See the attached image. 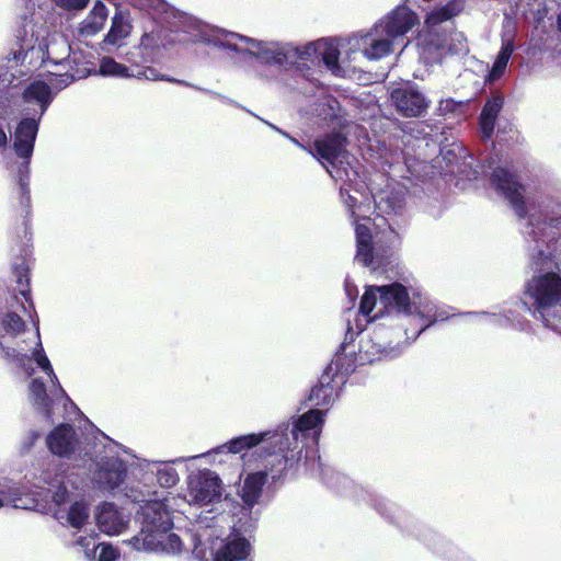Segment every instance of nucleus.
I'll return each instance as SVG.
<instances>
[{
    "instance_id": "1",
    "label": "nucleus",
    "mask_w": 561,
    "mask_h": 561,
    "mask_svg": "<svg viewBox=\"0 0 561 561\" xmlns=\"http://www.w3.org/2000/svg\"><path fill=\"white\" fill-rule=\"evenodd\" d=\"M282 134L316 159L329 162L332 165V169L327 168L330 175L335 181L345 182L340 191L343 203L354 218L357 247L355 260L373 271L381 268L385 265V259L388 256L380 254L376 244L371 242L369 215L375 206L387 214L394 213L397 211V205L390 204L388 197L386 198L383 195L377 199L364 182L356 180L357 171L353 168H347L350 161L344 150L345 138L341 135L335 134L318 139L314 141V149H312L289 137L286 133Z\"/></svg>"
},
{
    "instance_id": "2",
    "label": "nucleus",
    "mask_w": 561,
    "mask_h": 561,
    "mask_svg": "<svg viewBox=\"0 0 561 561\" xmlns=\"http://www.w3.org/2000/svg\"><path fill=\"white\" fill-rule=\"evenodd\" d=\"M134 502H144L141 506V530L129 540L136 550L162 551L180 553L184 547L182 538L171 531V511H182L184 505H207L221 499L222 485L219 477L211 470L205 469L193 472L187 478L186 494L181 496L152 497L156 492L127 494Z\"/></svg>"
},
{
    "instance_id": "3",
    "label": "nucleus",
    "mask_w": 561,
    "mask_h": 561,
    "mask_svg": "<svg viewBox=\"0 0 561 561\" xmlns=\"http://www.w3.org/2000/svg\"><path fill=\"white\" fill-rule=\"evenodd\" d=\"M491 186L503 196L516 215L520 218L529 217V230L527 233L537 243L533 260L536 264L552 261L561 253V220L545 217L541 222V214L537 217L536 206L529 197H525V187L510 169L495 168L490 176Z\"/></svg>"
},
{
    "instance_id": "4",
    "label": "nucleus",
    "mask_w": 561,
    "mask_h": 561,
    "mask_svg": "<svg viewBox=\"0 0 561 561\" xmlns=\"http://www.w3.org/2000/svg\"><path fill=\"white\" fill-rule=\"evenodd\" d=\"M34 486L43 492H28L24 485L0 480V507L10 505L22 510H44L46 505L43 502L50 496L56 505L54 516L60 524L77 529L83 527L90 515L89 505L84 501H76L66 507L69 494L59 474L51 478L49 472H45Z\"/></svg>"
},
{
    "instance_id": "5",
    "label": "nucleus",
    "mask_w": 561,
    "mask_h": 561,
    "mask_svg": "<svg viewBox=\"0 0 561 561\" xmlns=\"http://www.w3.org/2000/svg\"><path fill=\"white\" fill-rule=\"evenodd\" d=\"M419 22L408 7L400 5L380 19L368 32L348 38L352 50H359L368 60H379L403 45L404 35Z\"/></svg>"
},
{
    "instance_id": "6",
    "label": "nucleus",
    "mask_w": 561,
    "mask_h": 561,
    "mask_svg": "<svg viewBox=\"0 0 561 561\" xmlns=\"http://www.w3.org/2000/svg\"><path fill=\"white\" fill-rule=\"evenodd\" d=\"M293 436L288 432H278L272 436L271 443L278 446V453H268L260 461V469L249 472L243 481L239 494L248 506H253L262 493V488L270 478L273 481L280 479L288 468L298 463L302 457V440L297 439L296 431Z\"/></svg>"
},
{
    "instance_id": "7",
    "label": "nucleus",
    "mask_w": 561,
    "mask_h": 561,
    "mask_svg": "<svg viewBox=\"0 0 561 561\" xmlns=\"http://www.w3.org/2000/svg\"><path fill=\"white\" fill-rule=\"evenodd\" d=\"M323 424V412L314 409L307 413L293 417L289 422L279 424L274 431L252 433L232 438L228 443L217 447L215 453H231L241 454L245 450L252 449L259 445H262L261 453L259 455L260 461L268 453H278V446H274L271 440L272 436L278 432H288L289 437L293 436V430L295 427L297 439L302 440V449L306 446V442L311 439L313 444H318Z\"/></svg>"
},
{
    "instance_id": "8",
    "label": "nucleus",
    "mask_w": 561,
    "mask_h": 561,
    "mask_svg": "<svg viewBox=\"0 0 561 561\" xmlns=\"http://www.w3.org/2000/svg\"><path fill=\"white\" fill-rule=\"evenodd\" d=\"M194 28V42H203L236 53H247L266 64L289 65L293 51L289 43L259 41L202 23H196Z\"/></svg>"
},
{
    "instance_id": "9",
    "label": "nucleus",
    "mask_w": 561,
    "mask_h": 561,
    "mask_svg": "<svg viewBox=\"0 0 561 561\" xmlns=\"http://www.w3.org/2000/svg\"><path fill=\"white\" fill-rule=\"evenodd\" d=\"M416 300H414L412 305L410 304L408 289L399 283L386 286H369L362 297L360 312L370 320L381 317L390 309H396L398 312L405 314L416 312L421 318L428 321L427 324L422 327L419 333L428 327V324L447 319V317L438 312L437 307L433 302L420 301V307H416Z\"/></svg>"
},
{
    "instance_id": "10",
    "label": "nucleus",
    "mask_w": 561,
    "mask_h": 561,
    "mask_svg": "<svg viewBox=\"0 0 561 561\" xmlns=\"http://www.w3.org/2000/svg\"><path fill=\"white\" fill-rule=\"evenodd\" d=\"M19 49L13 53L16 64L32 67L41 66L48 59L58 61L68 55L69 47L62 36L49 35V30L44 23L26 21L18 34Z\"/></svg>"
},
{
    "instance_id": "11",
    "label": "nucleus",
    "mask_w": 561,
    "mask_h": 561,
    "mask_svg": "<svg viewBox=\"0 0 561 561\" xmlns=\"http://www.w3.org/2000/svg\"><path fill=\"white\" fill-rule=\"evenodd\" d=\"M530 314L547 329L561 333V275L540 272L527 280L524 291Z\"/></svg>"
},
{
    "instance_id": "12",
    "label": "nucleus",
    "mask_w": 561,
    "mask_h": 561,
    "mask_svg": "<svg viewBox=\"0 0 561 561\" xmlns=\"http://www.w3.org/2000/svg\"><path fill=\"white\" fill-rule=\"evenodd\" d=\"M291 50L289 65L308 69L323 65L333 75H343L339 62V44L335 39L321 38L301 46L291 44Z\"/></svg>"
},
{
    "instance_id": "13",
    "label": "nucleus",
    "mask_w": 561,
    "mask_h": 561,
    "mask_svg": "<svg viewBox=\"0 0 561 561\" xmlns=\"http://www.w3.org/2000/svg\"><path fill=\"white\" fill-rule=\"evenodd\" d=\"M9 356H12L14 360L18 362V364L23 367L27 374L31 376L33 374V369L30 371L27 368V365L31 360L35 362L37 367L42 369L44 374L47 375V377L50 379L51 388H50V396L54 399H62L64 401L69 402L72 404L70 399L67 397L65 390L59 383V380L57 378V375L54 371V368L50 364V360L48 359L39 336L38 328H36L35 332V340H34V347L31 351V355H27L24 348L20 350H12V353L7 352Z\"/></svg>"
},
{
    "instance_id": "14",
    "label": "nucleus",
    "mask_w": 561,
    "mask_h": 561,
    "mask_svg": "<svg viewBox=\"0 0 561 561\" xmlns=\"http://www.w3.org/2000/svg\"><path fill=\"white\" fill-rule=\"evenodd\" d=\"M128 466L131 463L123 455L106 457L99 463L94 481L104 490H115L126 480Z\"/></svg>"
},
{
    "instance_id": "15",
    "label": "nucleus",
    "mask_w": 561,
    "mask_h": 561,
    "mask_svg": "<svg viewBox=\"0 0 561 561\" xmlns=\"http://www.w3.org/2000/svg\"><path fill=\"white\" fill-rule=\"evenodd\" d=\"M391 100L398 112L407 117L420 116L428 107V101L426 98L412 85L394 89L391 92Z\"/></svg>"
},
{
    "instance_id": "16",
    "label": "nucleus",
    "mask_w": 561,
    "mask_h": 561,
    "mask_svg": "<svg viewBox=\"0 0 561 561\" xmlns=\"http://www.w3.org/2000/svg\"><path fill=\"white\" fill-rule=\"evenodd\" d=\"M129 519V514H126L112 503H102L95 510L96 526L103 534L108 536L122 534L127 528Z\"/></svg>"
},
{
    "instance_id": "17",
    "label": "nucleus",
    "mask_w": 561,
    "mask_h": 561,
    "mask_svg": "<svg viewBox=\"0 0 561 561\" xmlns=\"http://www.w3.org/2000/svg\"><path fill=\"white\" fill-rule=\"evenodd\" d=\"M38 122L39 119L35 117L23 118L13 133V149L20 158L26 160L24 165L26 171L38 131Z\"/></svg>"
},
{
    "instance_id": "18",
    "label": "nucleus",
    "mask_w": 561,
    "mask_h": 561,
    "mask_svg": "<svg viewBox=\"0 0 561 561\" xmlns=\"http://www.w3.org/2000/svg\"><path fill=\"white\" fill-rule=\"evenodd\" d=\"M57 80H59L58 77L50 78L49 83L37 80L28 84L23 91L21 102L24 105L34 106L32 111L34 115H38V119H41L48 105L53 101L50 85L55 84V81ZM60 81L64 82L66 80L60 78Z\"/></svg>"
},
{
    "instance_id": "19",
    "label": "nucleus",
    "mask_w": 561,
    "mask_h": 561,
    "mask_svg": "<svg viewBox=\"0 0 561 561\" xmlns=\"http://www.w3.org/2000/svg\"><path fill=\"white\" fill-rule=\"evenodd\" d=\"M133 25L130 12L127 9L117 7L112 18L111 27L103 39L104 45L122 47L125 39L131 34Z\"/></svg>"
},
{
    "instance_id": "20",
    "label": "nucleus",
    "mask_w": 561,
    "mask_h": 561,
    "mask_svg": "<svg viewBox=\"0 0 561 561\" xmlns=\"http://www.w3.org/2000/svg\"><path fill=\"white\" fill-rule=\"evenodd\" d=\"M47 445L53 454L68 456L76 450L78 438L72 426L60 425L48 435Z\"/></svg>"
},
{
    "instance_id": "21",
    "label": "nucleus",
    "mask_w": 561,
    "mask_h": 561,
    "mask_svg": "<svg viewBox=\"0 0 561 561\" xmlns=\"http://www.w3.org/2000/svg\"><path fill=\"white\" fill-rule=\"evenodd\" d=\"M250 545L244 538L232 537L222 543L214 554V561H241L247 558Z\"/></svg>"
},
{
    "instance_id": "22",
    "label": "nucleus",
    "mask_w": 561,
    "mask_h": 561,
    "mask_svg": "<svg viewBox=\"0 0 561 561\" xmlns=\"http://www.w3.org/2000/svg\"><path fill=\"white\" fill-rule=\"evenodd\" d=\"M381 339L382 332H378L375 333L374 337L362 341L359 352L365 359L374 362L381 358H391L398 354L394 347L381 344Z\"/></svg>"
},
{
    "instance_id": "23",
    "label": "nucleus",
    "mask_w": 561,
    "mask_h": 561,
    "mask_svg": "<svg viewBox=\"0 0 561 561\" xmlns=\"http://www.w3.org/2000/svg\"><path fill=\"white\" fill-rule=\"evenodd\" d=\"M504 104V99L501 95L493 96L488 100L482 108L480 115V130L483 138L489 139L493 135L495 128V122L499 113L501 112Z\"/></svg>"
},
{
    "instance_id": "24",
    "label": "nucleus",
    "mask_w": 561,
    "mask_h": 561,
    "mask_svg": "<svg viewBox=\"0 0 561 561\" xmlns=\"http://www.w3.org/2000/svg\"><path fill=\"white\" fill-rule=\"evenodd\" d=\"M108 11L104 3L96 2L80 25V34L84 36H93L99 33L107 19Z\"/></svg>"
},
{
    "instance_id": "25",
    "label": "nucleus",
    "mask_w": 561,
    "mask_h": 561,
    "mask_svg": "<svg viewBox=\"0 0 561 561\" xmlns=\"http://www.w3.org/2000/svg\"><path fill=\"white\" fill-rule=\"evenodd\" d=\"M138 465L140 467H145L152 474H156L157 481L161 486L170 488L175 485L179 481L178 472L169 463H157L142 460Z\"/></svg>"
},
{
    "instance_id": "26",
    "label": "nucleus",
    "mask_w": 561,
    "mask_h": 561,
    "mask_svg": "<svg viewBox=\"0 0 561 561\" xmlns=\"http://www.w3.org/2000/svg\"><path fill=\"white\" fill-rule=\"evenodd\" d=\"M513 50H514V45L512 42L508 41L505 44H503L499 55L496 56V58L494 60L492 69L486 77V80L489 82H494L504 75L507 64L510 61V58L513 54Z\"/></svg>"
},
{
    "instance_id": "27",
    "label": "nucleus",
    "mask_w": 561,
    "mask_h": 561,
    "mask_svg": "<svg viewBox=\"0 0 561 561\" xmlns=\"http://www.w3.org/2000/svg\"><path fill=\"white\" fill-rule=\"evenodd\" d=\"M460 9V5L456 2H449L442 8L434 9L426 16V28L430 31L431 28L439 25L440 23L448 21L453 16L457 15Z\"/></svg>"
},
{
    "instance_id": "28",
    "label": "nucleus",
    "mask_w": 561,
    "mask_h": 561,
    "mask_svg": "<svg viewBox=\"0 0 561 561\" xmlns=\"http://www.w3.org/2000/svg\"><path fill=\"white\" fill-rule=\"evenodd\" d=\"M30 398L34 405L46 412L49 416V397L44 382L39 378H33L30 382Z\"/></svg>"
},
{
    "instance_id": "29",
    "label": "nucleus",
    "mask_w": 561,
    "mask_h": 561,
    "mask_svg": "<svg viewBox=\"0 0 561 561\" xmlns=\"http://www.w3.org/2000/svg\"><path fill=\"white\" fill-rule=\"evenodd\" d=\"M310 401L313 402L314 405L318 407H328L335 399V390L332 385L321 382L319 386H316L310 393Z\"/></svg>"
},
{
    "instance_id": "30",
    "label": "nucleus",
    "mask_w": 561,
    "mask_h": 561,
    "mask_svg": "<svg viewBox=\"0 0 561 561\" xmlns=\"http://www.w3.org/2000/svg\"><path fill=\"white\" fill-rule=\"evenodd\" d=\"M100 73L103 76L127 78L134 76L128 68L112 57H104L100 62Z\"/></svg>"
},
{
    "instance_id": "31",
    "label": "nucleus",
    "mask_w": 561,
    "mask_h": 561,
    "mask_svg": "<svg viewBox=\"0 0 561 561\" xmlns=\"http://www.w3.org/2000/svg\"><path fill=\"white\" fill-rule=\"evenodd\" d=\"M486 320L490 323L497 324L501 327L512 325L520 331H528L531 328L529 321H527V320L516 321V319H515V317H513L512 312H510L508 314H504V316L492 314L490 317H486Z\"/></svg>"
},
{
    "instance_id": "32",
    "label": "nucleus",
    "mask_w": 561,
    "mask_h": 561,
    "mask_svg": "<svg viewBox=\"0 0 561 561\" xmlns=\"http://www.w3.org/2000/svg\"><path fill=\"white\" fill-rule=\"evenodd\" d=\"M469 101H455L454 99L442 100L438 104V112L443 115L462 114L468 107Z\"/></svg>"
},
{
    "instance_id": "33",
    "label": "nucleus",
    "mask_w": 561,
    "mask_h": 561,
    "mask_svg": "<svg viewBox=\"0 0 561 561\" xmlns=\"http://www.w3.org/2000/svg\"><path fill=\"white\" fill-rule=\"evenodd\" d=\"M133 77L144 78L147 80H164V81L175 82V83L183 84V85H190V83L186 81L160 76L156 69L149 68V67L144 69L142 71H138L137 73H134Z\"/></svg>"
},
{
    "instance_id": "34",
    "label": "nucleus",
    "mask_w": 561,
    "mask_h": 561,
    "mask_svg": "<svg viewBox=\"0 0 561 561\" xmlns=\"http://www.w3.org/2000/svg\"><path fill=\"white\" fill-rule=\"evenodd\" d=\"M4 329L8 333H19L24 328L23 320L15 313H8L3 320Z\"/></svg>"
},
{
    "instance_id": "35",
    "label": "nucleus",
    "mask_w": 561,
    "mask_h": 561,
    "mask_svg": "<svg viewBox=\"0 0 561 561\" xmlns=\"http://www.w3.org/2000/svg\"><path fill=\"white\" fill-rule=\"evenodd\" d=\"M77 545L83 548L84 554L88 559H92L95 557V549H96L95 536L89 535V536L80 537L77 540Z\"/></svg>"
},
{
    "instance_id": "36",
    "label": "nucleus",
    "mask_w": 561,
    "mask_h": 561,
    "mask_svg": "<svg viewBox=\"0 0 561 561\" xmlns=\"http://www.w3.org/2000/svg\"><path fill=\"white\" fill-rule=\"evenodd\" d=\"M0 100H8L10 102V104H11L12 113L5 119L0 117V122H5L8 118H10L14 114L16 101H12V100H10L8 98H1ZM8 141H9L8 134L4 130V127H3L2 123H0V149L7 148Z\"/></svg>"
},
{
    "instance_id": "37",
    "label": "nucleus",
    "mask_w": 561,
    "mask_h": 561,
    "mask_svg": "<svg viewBox=\"0 0 561 561\" xmlns=\"http://www.w3.org/2000/svg\"><path fill=\"white\" fill-rule=\"evenodd\" d=\"M101 551L99 554V561H115L118 557V552L111 545H101Z\"/></svg>"
},
{
    "instance_id": "38",
    "label": "nucleus",
    "mask_w": 561,
    "mask_h": 561,
    "mask_svg": "<svg viewBox=\"0 0 561 561\" xmlns=\"http://www.w3.org/2000/svg\"><path fill=\"white\" fill-rule=\"evenodd\" d=\"M56 4L66 10H81L89 0H55Z\"/></svg>"
},
{
    "instance_id": "39",
    "label": "nucleus",
    "mask_w": 561,
    "mask_h": 561,
    "mask_svg": "<svg viewBox=\"0 0 561 561\" xmlns=\"http://www.w3.org/2000/svg\"><path fill=\"white\" fill-rule=\"evenodd\" d=\"M455 41L458 42V47H448L451 53H463L467 51V46L463 43V36L461 34H455Z\"/></svg>"
},
{
    "instance_id": "40",
    "label": "nucleus",
    "mask_w": 561,
    "mask_h": 561,
    "mask_svg": "<svg viewBox=\"0 0 561 561\" xmlns=\"http://www.w3.org/2000/svg\"><path fill=\"white\" fill-rule=\"evenodd\" d=\"M12 113L11 104L8 100H0V117L5 119Z\"/></svg>"
},
{
    "instance_id": "41",
    "label": "nucleus",
    "mask_w": 561,
    "mask_h": 561,
    "mask_svg": "<svg viewBox=\"0 0 561 561\" xmlns=\"http://www.w3.org/2000/svg\"><path fill=\"white\" fill-rule=\"evenodd\" d=\"M27 185H28L27 179L24 180L23 178H21V180H20V188H21V192H22L23 196L25 197L26 202L28 203L30 196H28Z\"/></svg>"
},
{
    "instance_id": "42",
    "label": "nucleus",
    "mask_w": 561,
    "mask_h": 561,
    "mask_svg": "<svg viewBox=\"0 0 561 561\" xmlns=\"http://www.w3.org/2000/svg\"><path fill=\"white\" fill-rule=\"evenodd\" d=\"M199 543H201L199 540L197 542H195L194 548H193V553L198 559H205L206 553L204 552V550L202 548H199Z\"/></svg>"
},
{
    "instance_id": "43",
    "label": "nucleus",
    "mask_w": 561,
    "mask_h": 561,
    "mask_svg": "<svg viewBox=\"0 0 561 561\" xmlns=\"http://www.w3.org/2000/svg\"><path fill=\"white\" fill-rule=\"evenodd\" d=\"M430 46L435 45L437 48H444V46L440 43H434L433 41H428L427 43Z\"/></svg>"
},
{
    "instance_id": "44",
    "label": "nucleus",
    "mask_w": 561,
    "mask_h": 561,
    "mask_svg": "<svg viewBox=\"0 0 561 561\" xmlns=\"http://www.w3.org/2000/svg\"><path fill=\"white\" fill-rule=\"evenodd\" d=\"M21 293L25 297V299L27 300L28 298L26 297V291L25 290H21Z\"/></svg>"
},
{
    "instance_id": "45",
    "label": "nucleus",
    "mask_w": 561,
    "mask_h": 561,
    "mask_svg": "<svg viewBox=\"0 0 561 561\" xmlns=\"http://www.w3.org/2000/svg\"><path fill=\"white\" fill-rule=\"evenodd\" d=\"M123 454L126 455V456L129 455L127 450H123Z\"/></svg>"
},
{
    "instance_id": "46",
    "label": "nucleus",
    "mask_w": 561,
    "mask_h": 561,
    "mask_svg": "<svg viewBox=\"0 0 561 561\" xmlns=\"http://www.w3.org/2000/svg\"><path fill=\"white\" fill-rule=\"evenodd\" d=\"M244 465H245L247 468H250V465H249L248 461H245Z\"/></svg>"
}]
</instances>
